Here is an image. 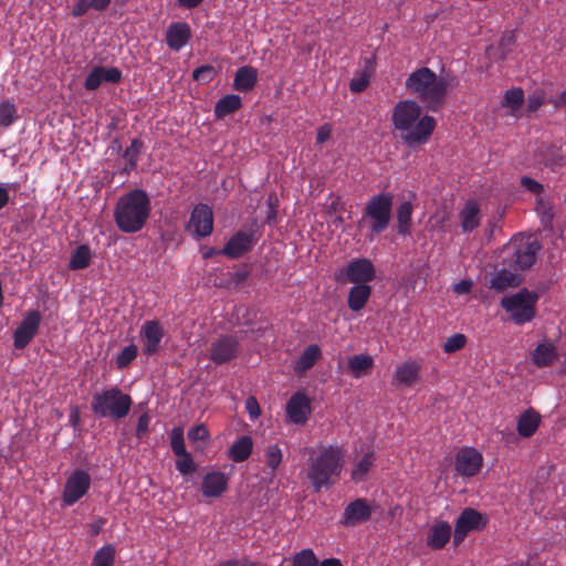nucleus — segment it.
<instances>
[{
  "label": "nucleus",
  "mask_w": 566,
  "mask_h": 566,
  "mask_svg": "<svg viewBox=\"0 0 566 566\" xmlns=\"http://www.w3.org/2000/svg\"><path fill=\"white\" fill-rule=\"evenodd\" d=\"M187 436L191 442L208 441L210 439L209 430L205 423H200L191 428Z\"/></svg>",
  "instance_id": "obj_54"
},
{
  "label": "nucleus",
  "mask_w": 566,
  "mask_h": 566,
  "mask_svg": "<svg viewBox=\"0 0 566 566\" xmlns=\"http://www.w3.org/2000/svg\"><path fill=\"white\" fill-rule=\"evenodd\" d=\"M371 295L367 284H355L348 292L347 305L353 312L363 310Z\"/></svg>",
  "instance_id": "obj_28"
},
{
  "label": "nucleus",
  "mask_w": 566,
  "mask_h": 566,
  "mask_svg": "<svg viewBox=\"0 0 566 566\" xmlns=\"http://www.w3.org/2000/svg\"><path fill=\"white\" fill-rule=\"evenodd\" d=\"M412 205L410 201L401 202L397 208V232L401 235L411 232Z\"/></svg>",
  "instance_id": "obj_33"
},
{
  "label": "nucleus",
  "mask_w": 566,
  "mask_h": 566,
  "mask_svg": "<svg viewBox=\"0 0 566 566\" xmlns=\"http://www.w3.org/2000/svg\"><path fill=\"white\" fill-rule=\"evenodd\" d=\"M535 210L539 216L543 228L552 231L554 228L553 220L555 217L554 206L551 202L545 201L542 197H538L536 198Z\"/></svg>",
  "instance_id": "obj_37"
},
{
  "label": "nucleus",
  "mask_w": 566,
  "mask_h": 566,
  "mask_svg": "<svg viewBox=\"0 0 566 566\" xmlns=\"http://www.w3.org/2000/svg\"><path fill=\"white\" fill-rule=\"evenodd\" d=\"M544 101H545L544 91L543 90L534 91L527 97V105H526L527 112H530V113L536 112L544 104Z\"/></svg>",
  "instance_id": "obj_55"
},
{
  "label": "nucleus",
  "mask_w": 566,
  "mask_h": 566,
  "mask_svg": "<svg viewBox=\"0 0 566 566\" xmlns=\"http://www.w3.org/2000/svg\"><path fill=\"white\" fill-rule=\"evenodd\" d=\"M266 205H268L269 210H268L265 222L269 224H272L276 221V218H277L279 198H277L276 192L272 191L268 195Z\"/></svg>",
  "instance_id": "obj_52"
},
{
  "label": "nucleus",
  "mask_w": 566,
  "mask_h": 566,
  "mask_svg": "<svg viewBox=\"0 0 566 566\" xmlns=\"http://www.w3.org/2000/svg\"><path fill=\"white\" fill-rule=\"evenodd\" d=\"M282 451L277 444L268 446L265 450V462L270 469H277V467L282 462Z\"/></svg>",
  "instance_id": "obj_49"
},
{
  "label": "nucleus",
  "mask_w": 566,
  "mask_h": 566,
  "mask_svg": "<svg viewBox=\"0 0 566 566\" xmlns=\"http://www.w3.org/2000/svg\"><path fill=\"white\" fill-rule=\"evenodd\" d=\"M461 228L463 232H472L480 226V208L476 202L468 201L460 211Z\"/></svg>",
  "instance_id": "obj_29"
},
{
  "label": "nucleus",
  "mask_w": 566,
  "mask_h": 566,
  "mask_svg": "<svg viewBox=\"0 0 566 566\" xmlns=\"http://www.w3.org/2000/svg\"><path fill=\"white\" fill-rule=\"evenodd\" d=\"M376 277V270L369 259L358 258L350 261L337 275V281H348L355 284H367Z\"/></svg>",
  "instance_id": "obj_10"
},
{
  "label": "nucleus",
  "mask_w": 566,
  "mask_h": 566,
  "mask_svg": "<svg viewBox=\"0 0 566 566\" xmlns=\"http://www.w3.org/2000/svg\"><path fill=\"white\" fill-rule=\"evenodd\" d=\"M91 249L86 244L78 245L72 253L69 269L70 270H83L90 266L91 264Z\"/></svg>",
  "instance_id": "obj_35"
},
{
  "label": "nucleus",
  "mask_w": 566,
  "mask_h": 566,
  "mask_svg": "<svg viewBox=\"0 0 566 566\" xmlns=\"http://www.w3.org/2000/svg\"><path fill=\"white\" fill-rule=\"evenodd\" d=\"M548 103L553 104L556 108L566 106V88L560 93V95L556 99L549 98Z\"/></svg>",
  "instance_id": "obj_63"
},
{
  "label": "nucleus",
  "mask_w": 566,
  "mask_h": 566,
  "mask_svg": "<svg viewBox=\"0 0 566 566\" xmlns=\"http://www.w3.org/2000/svg\"><path fill=\"white\" fill-rule=\"evenodd\" d=\"M291 566H318V559L311 548H305L294 555Z\"/></svg>",
  "instance_id": "obj_43"
},
{
  "label": "nucleus",
  "mask_w": 566,
  "mask_h": 566,
  "mask_svg": "<svg viewBox=\"0 0 566 566\" xmlns=\"http://www.w3.org/2000/svg\"><path fill=\"white\" fill-rule=\"evenodd\" d=\"M375 455L374 452H367L364 457L355 464L352 470V479L356 482L366 480L367 473L374 465Z\"/></svg>",
  "instance_id": "obj_38"
},
{
  "label": "nucleus",
  "mask_w": 566,
  "mask_h": 566,
  "mask_svg": "<svg viewBox=\"0 0 566 566\" xmlns=\"http://www.w3.org/2000/svg\"><path fill=\"white\" fill-rule=\"evenodd\" d=\"M150 210V199L147 192L143 189H134L118 199L114 219L120 231L135 233L144 228Z\"/></svg>",
  "instance_id": "obj_3"
},
{
  "label": "nucleus",
  "mask_w": 566,
  "mask_h": 566,
  "mask_svg": "<svg viewBox=\"0 0 566 566\" xmlns=\"http://www.w3.org/2000/svg\"><path fill=\"white\" fill-rule=\"evenodd\" d=\"M250 275V270H249V266L247 264L242 265L240 269H238L233 274H232V281L235 283V284H241L243 282L247 281V279L249 277Z\"/></svg>",
  "instance_id": "obj_60"
},
{
  "label": "nucleus",
  "mask_w": 566,
  "mask_h": 566,
  "mask_svg": "<svg viewBox=\"0 0 566 566\" xmlns=\"http://www.w3.org/2000/svg\"><path fill=\"white\" fill-rule=\"evenodd\" d=\"M449 86L447 78L438 77L426 66L417 69L406 80V88L431 112H438L443 107Z\"/></svg>",
  "instance_id": "obj_2"
},
{
  "label": "nucleus",
  "mask_w": 566,
  "mask_h": 566,
  "mask_svg": "<svg viewBox=\"0 0 566 566\" xmlns=\"http://www.w3.org/2000/svg\"><path fill=\"white\" fill-rule=\"evenodd\" d=\"M187 230H192L197 238L210 235L213 230L212 209L206 203H198L190 214Z\"/></svg>",
  "instance_id": "obj_14"
},
{
  "label": "nucleus",
  "mask_w": 566,
  "mask_h": 566,
  "mask_svg": "<svg viewBox=\"0 0 566 566\" xmlns=\"http://www.w3.org/2000/svg\"><path fill=\"white\" fill-rule=\"evenodd\" d=\"M394 205V195L381 192L373 196L363 210V220L369 219L371 234L384 232L390 223Z\"/></svg>",
  "instance_id": "obj_7"
},
{
  "label": "nucleus",
  "mask_w": 566,
  "mask_h": 566,
  "mask_svg": "<svg viewBox=\"0 0 566 566\" xmlns=\"http://www.w3.org/2000/svg\"><path fill=\"white\" fill-rule=\"evenodd\" d=\"M176 461V469L182 474L188 475L197 470V464L193 461L191 454L187 451L184 454H178Z\"/></svg>",
  "instance_id": "obj_44"
},
{
  "label": "nucleus",
  "mask_w": 566,
  "mask_h": 566,
  "mask_svg": "<svg viewBox=\"0 0 566 566\" xmlns=\"http://www.w3.org/2000/svg\"><path fill=\"white\" fill-rule=\"evenodd\" d=\"M260 237L259 223L254 219L249 231L240 230L235 232L220 252L229 259H239L253 249Z\"/></svg>",
  "instance_id": "obj_8"
},
{
  "label": "nucleus",
  "mask_w": 566,
  "mask_h": 566,
  "mask_svg": "<svg viewBox=\"0 0 566 566\" xmlns=\"http://www.w3.org/2000/svg\"><path fill=\"white\" fill-rule=\"evenodd\" d=\"M170 446L176 455L187 452L185 447L184 429L181 427H175L170 431Z\"/></svg>",
  "instance_id": "obj_45"
},
{
  "label": "nucleus",
  "mask_w": 566,
  "mask_h": 566,
  "mask_svg": "<svg viewBox=\"0 0 566 566\" xmlns=\"http://www.w3.org/2000/svg\"><path fill=\"white\" fill-rule=\"evenodd\" d=\"M516 38L514 31L505 32L500 42H499V49L501 51V59L504 60L507 54L511 52L512 46L515 44Z\"/></svg>",
  "instance_id": "obj_53"
},
{
  "label": "nucleus",
  "mask_w": 566,
  "mask_h": 566,
  "mask_svg": "<svg viewBox=\"0 0 566 566\" xmlns=\"http://www.w3.org/2000/svg\"><path fill=\"white\" fill-rule=\"evenodd\" d=\"M558 155H556V161L558 165H566V143L557 147Z\"/></svg>",
  "instance_id": "obj_64"
},
{
  "label": "nucleus",
  "mask_w": 566,
  "mask_h": 566,
  "mask_svg": "<svg viewBox=\"0 0 566 566\" xmlns=\"http://www.w3.org/2000/svg\"><path fill=\"white\" fill-rule=\"evenodd\" d=\"M103 81L108 83H119L122 81V72L119 69L112 66V67H104L101 66Z\"/></svg>",
  "instance_id": "obj_57"
},
{
  "label": "nucleus",
  "mask_w": 566,
  "mask_h": 566,
  "mask_svg": "<svg viewBox=\"0 0 566 566\" xmlns=\"http://www.w3.org/2000/svg\"><path fill=\"white\" fill-rule=\"evenodd\" d=\"M91 485V476L84 470H75L66 480L62 494L65 505H73L83 497Z\"/></svg>",
  "instance_id": "obj_11"
},
{
  "label": "nucleus",
  "mask_w": 566,
  "mask_h": 566,
  "mask_svg": "<svg viewBox=\"0 0 566 566\" xmlns=\"http://www.w3.org/2000/svg\"><path fill=\"white\" fill-rule=\"evenodd\" d=\"M488 524V516L475 509L465 507L455 520L453 545L458 547L470 532L482 531Z\"/></svg>",
  "instance_id": "obj_9"
},
{
  "label": "nucleus",
  "mask_w": 566,
  "mask_h": 566,
  "mask_svg": "<svg viewBox=\"0 0 566 566\" xmlns=\"http://www.w3.org/2000/svg\"><path fill=\"white\" fill-rule=\"evenodd\" d=\"M373 367L374 359L369 355H354L348 359V369L356 378L370 374Z\"/></svg>",
  "instance_id": "obj_31"
},
{
  "label": "nucleus",
  "mask_w": 566,
  "mask_h": 566,
  "mask_svg": "<svg viewBox=\"0 0 566 566\" xmlns=\"http://www.w3.org/2000/svg\"><path fill=\"white\" fill-rule=\"evenodd\" d=\"M451 534V525L448 522H437L429 528L426 544L433 551L442 549L450 541Z\"/></svg>",
  "instance_id": "obj_23"
},
{
  "label": "nucleus",
  "mask_w": 566,
  "mask_h": 566,
  "mask_svg": "<svg viewBox=\"0 0 566 566\" xmlns=\"http://www.w3.org/2000/svg\"><path fill=\"white\" fill-rule=\"evenodd\" d=\"M504 105L512 111H517L524 103V92L520 87H513L505 92Z\"/></svg>",
  "instance_id": "obj_42"
},
{
  "label": "nucleus",
  "mask_w": 566,
  "mask_h": 566,
  "mask_svg": "<svg viewBox=\"0 0 566 566\" xmlns=\"http://www.w3.org/2000/svg\"><path fill=\"white\" fill-rule=\"evenodd\" d=\"M138 347L135 344H130L122 349L116 357V366L119 369L128 367L132 361L137 357Z\"/></svg>",
  "instance_id": "obj_40"
},
{
  "label": "nucleus",
  "mask_w": 566,
  "mask_h": 566,
  "mask_svg": "<svg viewBox=\"0 0 566 566\" xmlns=\"http://www.w3.org/2000/svg\"><path fill=\"white\" fill-rule=\"evenodd\" d=\"M321 356V349L317 345H310L304 349L295 364V371L303 373L311 369Z\"/></svg>",
  "instance_id": "obj_34"
},
{
  "label": "nucleus",
  "mask_w": 566,
  "mask_h": 566,
  "mask_svg": "<svg viewBox=\"0 0 566 566\" xmlns=\"http://www.w3.org/2000/svg\"><path fill=\"white\" fill-rule=\"evenodd\" d=\"M139 335L143 342V354L153 356L159 350L165 332L159 321L151 319L143 324Z\"/></svg>",
  "instance_id": "obj_18"
},
{
  "label": "nucleus",
  "mask_w": 566,
  "mask_h": 566,
  "mask_svg": "<svg viewBox=\"0 0 566 566\" xmlns=\"http://www.w3.org/2000/svg\"><path fill=\"white\" fill-rule=\"evenodd\" d=\"M523 277L510 270L502 269L496 271L489 283L486 284L490 290L496 293H504L509 287H517L522 284Z\"/></svg>",
  "instance_id": "obj_22"
},
{
  "label": "nucleus",
  "mask_w": 566,
  "mask_h": 566,
  "mask_svg": "<svg viewBox=\"0 0 566 566\" xmlns=\"http://www.w3.org/2000/svg\"><path fill=\"white\" fill-rule=\"evenodd\" d=\"M133 401L117 387L96 392L92 398V411L98 417L120 419L128 415Z\"/></svg>",
  "instance_id": "obj_5"
},
{
  "label": "nucleus",
  "mask_w": 566,
  "mask_h": 566,
  "mask_svg": "<svg viewBox=\"0 0 566 566\" xmlns=\"http://www.w3.org/2000/svg\"><path fill=\"white\" fill-rule=\"evenodd\" d=\"M144 147V142L139 138H134L122 154L123 158L126 160L125 167L122 169V174L128 175L130 171L137 168V163L142 149Z\"/></svg>",
  "instance_id": "obj_32"
},
{
  "label": "nucleus",
  "mask_w": 566,
  "mask_h": 566,
  "mask_svg": "<svg viewBox=\"0 0 566 566\" xmlns=\"http://www.w3.org/2000/svg\"><path fill=\"white\" fill-rule=\"evenodd\" d=\"M342 457L338 449L325 448L319 454L311 460L307 469V478L315 492L322 488L334 485L342 472Z\"/></svg>",
  "instance_id": "obj_4"
},
{
  "label": "nucleus",
  "mask_w": 566,
  "mask_h": 566,
  "mask_svg": "<svg viewBox=\"0 0 566 566\" xmlns=\"http://www.w3.org/2000/svg\"><path fill=\"white\" fill-rule=\"evenodd\" d=\"M371 76V71L368 70V66L366 70H364L357 77H354L349 82V90L353 93H361L364 92L368 84Z\"/></svg>",
  "instance_id": "obj_47"
},
{
  "label": "nucleus",
  "mask_w": 566,
  "mask_h": 566,
  "mask_svg": "<svg viewBox=\"0 0 566 566\" xmlns=\"http://www.w3.org/2000/svg\"><path fill=\"white\" fill-rule=\"evenodd\" d=\"M103 82L104 81L101 66H95L86 76L84 87L86 91H95L101 86Z\"/></svg>",
  "instance_id": "obj_51"
},
{
  "label": "nucleus",
  "mask_w": 566,
  "mask_h": 566,
  "mask_svg": "<svg viewBox=\"0 0 566 566\" xmlns=\"http://www.w3.org/2000/svg\"><path fill=\"white\" fill-rule=\"evenodd\" d=\"M217 75L216 69L210 64L201 65L193 70L192 78L199 83H210Z\"/></svg>",
  "instance_id": "obj_46"
},
{
  "label": "nucleus",
  "mask_w": 566,
  "mask_h": 566,
  "mask_svg": "<svg viewBox=\"0 0 566 566\" xmlns=\"http://www.w3.org/2000/svg\"><path fill=\"white\" fill-rule=\"evenodd\" d=\"M395 378L402 385L412 386L419 378V367L415 363H406L399 366Z\"/></svg>",
  "instance_id": "obj_36"
},
{
  "label": "nucleus",
  "mask_w": 566,
  "mask_h": 566,
  "mask_svg": "<svg viewBox=\"0 0 566 566\" xmlns=\"http://www.w3.org/2000/svg\"><path fill=\"white\" fill-rule=\"evenodd\" d=\"M537 301L536 292L523 287L515 294L502 297L500 304L504 311L511 314L510 317L516 325H523L536 317Z\"/></svg>",
  "instance_id": "obj_6"
},
{
  "label": "nucleus",
  "mask_w": 566,
  "mask_h": 566,
  "mask_svg": "<svg viewBox=\"0 0 566 566\" xmlns=\"http://www.w3.org/2000/svg\"><path fill=\"white\" fill-rule=\"evenodd\" d=\"M483 465L482 454L472 447L460 449L455 454L454 468L459 475L471 478L476 475Z\"/></svg>",
  "instance_id": "obj_13"
},
{
  "label": "nucleus",
  "mask_w": 566,
  "mask_h": 566,
  "mask_svg": "<svg viewBox=\"0 0 566 566\" xmlns=\"http://www.w3.org/2000/svg\"><path fill=\"white\" fill-rule=\"evenodd\" d=\"M240 350V343L233 336H222L213 342L210 347V359L217 365L226 364L234 359Z\"/></svg>",
  "instance_id": "obj_17"
},
{
  "label": "nucleus",
  "mask_w": 566,
  "mask_h": 566,
  "mask_svg": "<svg viewBox=\"0 0 566 566\" xmlns=\"http://www.w3.org/2000/svg\"><path fill=\"white\" fill-rule=\"evenodd\" d=\"M258 82V72L252 66L240 67L234 75L233 87L239 92H250Z\"/></svg>",
  "instance_id": "obj_27"
},
{
  "label": "nucleus",
  "mask_w": 566,
  "mask_h": 566,
  "mask_svg": "<svg viewBox=\"0 0 566 566\" xmlns=\"http://www.w3.org/2000/svg\"><path fill=\"white\" fill-rule=\"evenodd\" d=\"M558 358L557 347L549 342L539 343L532 352V361L538 368L553 366Z\"/></svg>",
  "instance_id": "obj_24"
},
{
  "label": "nucleus",
  "mask_w": 566,
  "mask_h": 566,
  "mask_svg": "<svg viewBox=\"0 0 566 566\" xmlns=\"http://www.w3.org/2000/svg\"><path fill=\"white\" fill-rule=\"evenodd\" d=\"M420 116L421 107L412 99L400 101L392 109V124L399 132V138L409 147L424 144L436 128L432 116Z\"/></svg>",
  "instance_id": "obj_1"
},
{
  "label": "nucleus",
  "mask_w": 566,
  "mask_h": 566,
  "mask_svg": "<svg viewBox=\"0 0 566 566\" xmlns=\"http://www.w3.org/2000/svg\"><path fill=\"white\" fill-rule=\"evenodd\" d=\"M541 248V243L537 240L515 245L512 256L507 262L509 266L514 271L528 270L535 263L536 253Z\"/></svg>",
  "instance_id": "obj_15"
},
{
  "label": "nucleus",
  "mask_w": 566,
  "mask_h": 566,
  "mask_svg": "<svg viewBox=\"0 0 566 566\" xmlns=\"http://www.w3.org/2000/svg\"><path fill=\"white\" fill-rule=\"evenodd\" d=\"M373 515V507L366 499L358 497L346 505L340 524L345 527H354L366 523Z\"/></svg>",
  "instance_id": "obj_16"
},
{
  "label": "nucleus",
  "mask_w": 566,
  "mask_h": 566,
  "mask_svg": "<svg viewBox=\"0 0 566 566\" xmlns=\"http://www.w3.org/2000/svg\"><path fill=\"white\" fill-rule=\"evenodd\" d=\"M521 185L530 192L534 193L538 197H541V193L544 191V186L536 181L535 179L523 176L521 178Z\"/></svg>",
  "instance_id": "obj_56"
},
{
  "label": "nucleus",
  "mask_w": 566,
  "mask_h": 566,
  "mask_svg": "<svg viewBox=\"0 0 566 566\" xmlns=\"http://www.w3.org/2000/svg\"><path fill=\"white\" fill-rule=\"evenodd\" d=\"M9 188H12L13 190L17 189V187L14 185H2L0 184V210L3 209L8 203H9V200H10V196H9Z\"/></svg>",
  "instance_id": "obj_62"
},
{
  "label": "nucleus",
  "mask_w": 566,
  "mask_h": 566,
  "mask_svg": "<svg viewBox=\"0 0 566 566\" xmlns=\"http://www.w3.org/2000/svg\"><path fill=\"white\" fill-rule=\"evenodd\" d=\"M41 318V313L36 310L27 313L13 334V345L17 349H23L31 343L39 331Z\"/></svg>",
  "instance_id": "obj_12"
},
{
  "label": "nucleus",
  "mask_w": 566,
  "mask_h": 566,
  "mask_svg": "<svg viewBox=\"0 0 566 566\" xmlns=\"http://www.w3.org/2000/svg\"><path fill=\"white\" fill-rule=\"evenodd\" d=\"M253 450V440L250 436H242L228 449L227 455L233 462L240 463L249 459Z\"/></svg>",
  "instance_id": "obj_26"
},
{
  "label": "nucleus",
  "mask_w": 566,
  "mask_h": 566,
  "mask_svg": "<svg viewBox=\"0 0 566 566\" xmlns=\"http://www.w3.org/2000/svg\"><path fill=\"white\" fill-rule=\"evenodd\" d=\"M116 549L112 544L104 545L94 555L91 566H113Z\"/></svg>",
  "instance_id": "obj_39"
},
{
  "label": "nucleus",
  "mask_w": 566,
  "mask_h": 566,
  "mask_svg": "<svg viewBox=\"0 0 566 566\" xmlns=\"http://www.w3.org/2000/svg\"><path fill=\"white\" fill-rule=\"evenodd\" d=\"M331 133H332V128L328 124H324L322 125L318 129H317V134H316V143L317 144H324L326 140L329 139L331 137Z\"/></svg>",
  "instance_id": "obj_61"
},
{
  "label": "nucleus",
  "mask_w": 566,
  "mask_h": 566,
  "mask_svg": "<svg viewBox=\"0 0 566 566\" xmlns=\"http://www.w3.org/2000/svg\"><path fill=\"white\" fill-rule=\"evenodd\" d=\"M541 423V415L534 409L525 410L517 420L516 430L522 438H531Z\"/></svg>",
  "instance_id": "obj_25"
},
{
  "label": "nucleus",
  "mask_w": 566,
  "mask_h": 566,
  "mask_svg": "<svg viewBox=\"0 0 566 566\" xmlns=\"http://www.w3.org/2000/svg\"><path fill=\"white\" fill-rule=\"evenodd\" d=\"M242 107V99L237 94H228L220 98L214 105V116L222 119Z\"/></svg>",
  "instance_id": "obj_30"
},
{
  "label": "nucleus",
  "mask_w": 566,
  "mask_h": 566,
  "mask_svg": "<svg viewBox=\"0 0 566 566\" xmlns=\"http://www.w3.org/2000/svg\"><path fill=\"white\" fill-rule=\"evenodd\" d=\"M311 412V401L303 392H295L286 405V413L295 424H304Z\"/></svg>",
  "instance_id": "obj_19"
},
{
  "label": "nucleus",
  "mask_w": 566,
  "mask_h": 566,
  "mask_svg": "<svg viewBox=\"0 0 566 566\" xmlns=\"http://www.w3.org/2000/svg\"><path fill=\"white\" fill-rule=\"evenodd\" d=\"M108 4L109 2H76L72 9V14L74 17H81L84 15L90 9L104 11L107 9Z\"/></svg>",
  "instance_id": "obj_48"
},
{
  "label": "nucleus",
  "mask_w": 566,
  "mask_h": 566,
  "mask_svg": "<svg viewBox=\"0 0 566 566\" xmlns=\"http://www.w3.org/2000/svg\"><path fill=\"white\" fill-rule=\"evenodd\" d=\"M150 418L145 412L138 418L137 428H136V437L138 439H143L148 434V426H149Z\"/></svg>",
  "instance_id": "obj_58"
},
{
  "label": "nucleus",
  "mask_w": 566,
  "mask_h": 566,
  "mask_svg": "<svg viewBox=\"0 0 566 566\" xmlns=\"http://www.w3.org/2000/svg\"><path fill=\"white\" fill-rule=\"evenodd\" d=\"M229 478L221 471L207 473L201 483L202 494L207 497H219L227 491Z\"/></svg>",
  "instance_id": "obj_20"
},
{
  "label": "nucleus",
  "mask_w": 566,
  "mask_h": 566,
  "mask_svg": "<svg viewBox=\"0 0 566 566\" xmlns=\"http://www.w3.org/2000/svg\"><path fill=\"white\" fill-rule=\"evenodd\" d=\"M245 409L250 415L251 419H256L261 415L260 405L254 396L248 397V399L245 400Z\"/></svg>",
  "instance_id": "obj_59"
},
{
  "label": "nucleus",
  "mask_w": 566,
  "mask_h": 566,
  "mask_svg": "<svg viewBox=\"0 0 566 566\" xmlns=\"http://www.w3.org/2000/svg\"><path fill=\"white\" fill-rule=\"evenodd\" d=\"M465 335L458 333L447 338L446 343L443 344V350L447 354L455 353L462 349L465 346Z\"/></svg>",
  "instance_id": "obj_50"
},
{
  "label": "nucleus",
  "mask_w": 566,
  "mask_h": 566,
  "mask_svg": "<svg viewBox=\"0 0 566 566\" xmlns=\"http://www.w3.org/2000/svg\"><path fill=\"white\" fill-rule=\"evenodd\" d=\"M190 39L191 29L186 22H174L167 29L166 43L174 51H179Z\"/></svg>",
  "instance_id": "obj_21"
},
{
  "label": "nucleus",
  "mask_w": 566,
  "mask_h": 566,
  "mask_svg": "<svg viewBox=\"0 0 566 566\" xmlns=\"http://www.w3.org/2000/svg\"><path fill=\"white\" fill-rule=\"evenodd\" d=\"M17 118V107L10 101L0 103V126L9 127Z\"/></svg>",
  "instance_id": "obj_41"
}]
</instances>
